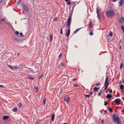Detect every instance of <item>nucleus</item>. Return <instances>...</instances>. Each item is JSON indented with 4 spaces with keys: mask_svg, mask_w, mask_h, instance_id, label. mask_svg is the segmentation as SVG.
I'll use <instances>...</instances> for the list:
<instances>
[{
    "mask_svg": "<svg viewBox=\"0 0 124 124\" xmlns=\"http://www.w3.org/2000/svg\"><path fill=\"white\" fill-rule=\"evenodd\" d=\"M112 119L115 123H116L117 124H122L121 121L117 114H114L112 116Z\"/></svg>",
    "mask_w": 124,
    "mask_h": 124,
    "instance_id": "obj_1",
    "label": "nucleus"
},
{
    "mask_svg": "<svg viewBox=\"0 0 124 124\" xmlns=\"http://www.w3.org/2000/svg\"><path fill=\"white\" fill-rule=\"evenodd\" d=\"M106 16L111 17L114 16L115 13L113 10L111 9L109 11H106Z\"/></svg>",
    "mask_w": 124,
    "mask_h": 124,
    "instance_id": "obj_2",
    "label": "nucleus"
},
{
    "mask_svg": "<svg viewBox=\"0 0 124 124\" xmlns=\"http://www.w3.org/2000/svg\"><path fill=\"white\" fill-rule=\"evenodd\" d=\"M70 24L71 23H67V26L68 28V30H66V36L68 37H69L70 33Z\"/></svg>",
    "mask_w": 124,
    "mask_h": 124,
    "instance_id": "obj_3",
    "label": "nucleus"
},
{
    "mask_svg": "<svg viewBox=\"0 0 124 124\" xmlns=\"http://www.w3.org/2000/svg\"><path fill=\"white\" fill-rule=\"evenodd\" d=\"M73 8L71 11L70 12V13L69 16L67 20V23H71V17L73 14Z\"/></svg>",
    "mask_w": 124,
    "mask_h": 124,
    "instance_id": "obj_4",
    "label": "nucleus"
},
{
    "mask_svg": "<svg viewBox=\"0 0 124 124\" xmlns=\"http://www.w3.org/2000/svg\"><path fill=\"white\" fill-rule=\"evenodd\" d=\"M23 8L26 11H29V8L27 5L25 4H23L22 6Z\"/></svg>",
    "mask_w": 124,
    "mask_h": 124,
    "instance_id": "obj_5",
    "label": "nucleus"
},
{
    "mask_svg": "<svg viewBox=\"0 0 124 124\" xmlns=\"http://www.w3.org/2000/svg\"><path fill=\"white\" fill-rule=\"evenodd\" d=\"M114 101L116 105H119L120 103V99H116Z\"/></svg>",
    "mask_w": 124,
    "mask_h": 124,
    "instance_id": "obj_6",
    "label": "nucleus"
},
{
    "mask_svg": "<svg viewBox=\"0 0 124 124\" xmlns=\"http://www.w3.org/2000/svg\"><path fill=\"white\" fill-rule=\"evenodd\" d=\"M108 77H106L104 83V85H108L109 83L108 81Z\"/></svg>",
    "mask_w": 124,
    "mask_h": 124,
    "instance_id": "obj_7",
    "label": "nucleus"
},
{
    "mask_svg": "<svg viewBox=\"0 0 124 124\" xmlns=\"http://www.w3.org/2000/svg\"><path fill=\"white\" fill-rule=\"evenodd\" d=\"M124 4V0H120L119 1V6H122Z\"/></svg>",
    "mask_w": 124,
    "mask_h": 124,
    "instance_id": "obj_8",
    "label": "nucleus"
},
{
    "mask_svg": "<svg viewBox=\"0 0 124 124\" xmlns=\"http://www.w3.org/2000/svg\"><path fill=\"white\" fill-rule=\"evenodd\" d=\"M119 21L120 23H124V18L121 16V18L119 19Z\"/></svg>",
    "mask_w": 124,
    "mask_h": 124,
    "instance_id": "obj_9",
    "label": "nucleus"
},
{
    "mask_svg": "<svg viewBox=\"0 0 124 124\" xmlns=\"http://www.w3.org/2000/svg\"><path fill=\"white\" fill-rule=\"evenodd\" d=\"M69 97H66L64 98V100L67 102V103L69 102Z\"/></svg>",
    "mask_w": 124,
    "mask_h": 124,
    "instance_id": "obj_10",
    "label": "nucleus"
},
{
    "mask_svg": "<svg viewBox=\"0 0 124 124\" xmlns=\"http://www.w3.org/2000/svg\"><path fill=\"white\" fill-rule=\"evenodd\" d=\"M96 10H97V17L99 19H100L101 18V16L99 15V11H98V8H97Z\"/></svg>",
    "mask_w": 124,
    "mask_h": 124,
    "instance_id": "obj_11",
    "label": "nucleus"
},
{
    "mask_svg": "<svg viewBox=\"0 0 124 124\" xmlns=\"http://www.w3.org/2000/svg\"><path fill=\"white\" fill-rule=\"evenodd\" d=\"M112 97V95L109 94H108L106 96V98L108 99H111Z\"/></svg>",
    "mask_w": 124,
    "mask_h": 124,
    "instance_id": "obj_12",
    "label": "nucleus"
},
{
    "mask_svg": "<svg viewBox=\"0 0 124 124\" xmlns=\"http://www.w3.org/2000/svg\"><path fill=\"white\" fill-rule=\"evenodd\" d=\"M9 118V116H4L3 117V119L5 121L8 119Z\"/></svg>",
    "mask_w": 124,
    "mask_h": 124,
    "instance_id": "obj_13",
    "label": "nucleus"
},
{
    "mask_svg": "<svg viewBox=\"0 0 124 124\" xmlns=\"http://www.w3.org/2000/svg\"><path fill=\"white\" fill-rule=\"evenodd\" d=\"M17 110V107H15L12 109V111L14 112H16Z\"/></svg>",
    "mask_w": 124,
    "mask_h": 124,
    "instance_id": "obj_14",
    "label": "nucleus"
},
{
    "mask_svg": "<svg viewBox=\"0 0 124 124\" xmlns=\"http://www.w3.org/2000/svg\"><path fill=\"white\" fill-rule=\"evenodd\" d=\"M99 87H95L93 89V91L94 92H97L98 90L99 89Z\"/></svg>",
    "mask_w": 124,
    "mask_h": 124,
    "instance_id": "obj_15",
    "label": "nucleus"
},
{
    "mask_svg": "<svg viewBox=\"0 0 124 124\" xmlns=\"http://www.w3.org/2000/svg\"><path fill=\"white\" fill-rule=\"evenodd\" d=\"M54 117H55V115H54V114L52 115L51 117V120L52 122H53L54 121Z\"/></svg>",
    "mask_w": 124,
    "mask_h": 124,
    "instance_id": "obj_16",
    "label": "nucleus"
},
{
    "mask_svg": "<svg viewBox=\"0 0 124 124\" xmlns=\"http://www.w3.org/2000/svg\"><path fill=\"white\" fill-rule=\"evenodd\" d=\"M35 124H39L40 123L41 120H37L36 121Z\"/></svg>",
    "mask_w": 124,
    "mask_h": 124,
    "instance_id": "obj_17",
    "label": "nucleus"
},
{
    "mask_svg": "<svg viewBox=\"0 0 124 124\" xmlns=\"http://www.w3.org/2000/svg\"><path fill=\"white\" fill-rule=\"evenodd\" d=\"M82 28H79V29H76L75 31H74V34H75L77 32Z\"/></svg>",
    "mask_w": 124,
    "mask_h": 124,
    "instance_id": "obj_18",
    "label": "nucleus"
},
{
    "mask_svg": "<svg viewBox=\"0 0 124 124\" xmlns=\"http://www.w3.org/2000/svg\"><path fill=\"white\" fill-rule=\"evenodd\" d=\"M49 39H50V42H51L53 39V36L52 35H51V34H50V35L49 36Z\"/></svg>",
    "mask_w": 124,
    "mask_h": 124,
    "instance_id": "obj_19",
    "label": "nucleus"
},
{
    "mask_svg": "<svg viewBox=\"0 0 124 124\" xmlns=\"http://www.w3.org/2000/svg\"><path fill=\"white\" fill-rule=\"evenodd\" d=\"M124 87L123 85H121L120 86V88L121 90H122L124 88Z\"/></svg>",
    "mask_w": 124,
    "mask_h": 124,
    "instance_id": "obj_20",
    "label": "nucleus"
},
{
    "mask_svg": "<svg viewBox=\"0 0 124 124\" xmlns=\"http://www.w3.org/2000/svg\"><path fill=\"white\" fill-rule=\"evenodd\" d=\"M27 78H28L32 80H33L34 79V78L32 77L31 76H27Z\"/></svg>",
    "mask_w": 124,
    "mask_h": 124,
    "instance_id": "obj_21",
    "label": "nucleus"
},
{
    "mask_svg": "<svg viewBox=\"0 0 124 124\" xmlns=\"http://www.w3.org/2000/svg\"><path fill=\"white\" fill-rule=\"evenodd\" d=\"M108 110L110 112H112L113 111V110L112 108L110 107L108 108Z\"/></svg>",
    "mask_w": 124,
    "mask_h": 124,
    "instance_id": "obj_22",
    "label": "nucleus"
},
{
    "mask_svg": "<svg viewBox=\"0 0 124 124\" xmlns=\"http://www.w3.org/2000/svg\"><path fill=\"white\" fill-rule=\"evenodd\" d=\"M64 66V65L62 63H61L60 64V65L58 66L59 68H60V67H62Z\"/></svg>",
    "mask_w": 124,
    "mask_h": 124,
    "instance_id": "obj_23",
    "label": "nucleus"
},
{
    "mask_svg": "<svg viewBox=\"0 0 124 124\" xmlns=\"http://www.w3.org/2000/svg\"><path fill=\"white\" fill-rule=\"evenodd\" d=\"M123 66V64L122 63H121L120 65V69H121L122 68Z\"/></svg>",
    "mask_w": 124,
    "mask_h": 124,
    "instance_id": "obj_24",
    "label": "nucleus"
},
{
    "mask_svg": "<svg viewBox=\"0 0 124 124\" xmlns=\"http://www.w3.org/2000/svg\"><path fill=\"white\" fill-rule=\"evenodd\" d=\"M22 103H19L18 104V106L20 108L22 106Z\"/></svg>",
    "mask_w": 124,
    "mask_h": 124,
    "instance_id": "obj_25",
    "label": "nucleus"
},
{
    "mask_svg": "<svg viewBox=\"0 0 124 124\" xmlns=\"http://www.w3.org/2000/svg\"><path fill=\"white\" fill-rule=\"evenodd\" d=\"M3 55H0V59L1 60L3 59L4 58V57H3Z\"/></svg>",
    "mask_w": 124,
    "mask_h": 124,
    "instance_id": "obj_26",
    "label": "nucleus"
},
{
    "mask_svg": "<svg viewBox=\"0 0 124 124\" xmlns=\"http://www.w3.org/2000/svg\"><path fill=\"white\" fill-rule=\"evenodd\" d=\"M104 86H105V87L104 89V91H105L106 90L108 87V85H104Z\"/></svg>",
    "mask_w": 124,
    "mask_h": 124,
    "instance_id": "obj_27",
    "label": "nucleus"
},
{
    "mask_svg": "<svg viewBox=\"0 0 124 124\" xmlns=\"http://www.w3.org/2000/svg\"><path fill=\"white\" fill-rule=\"evenodd\" d=\"M5 19H6V18H3L1 19L0 20V22H3L5 20Z\"/></svg>",
    "mask_w": 124,
    "mask_h": 124,
    "instance_id": "obj_28",
    "label": "nucleus"
},
{
    "mask_svg": "<svg viewBox=\"0 0 124 124\" xmlns=\"http://www.w3.org/2000/svg\"><path fill=\"white\" fill-rule=\"evenodd\" d=\"M19 67L18 68H20V67L22 68H24V65L23 64H21Z\"/></svg>",
    "mask_w": 124,
    "mask_h": 124,
    "instance_id": "obj_29",
    "label": "nucleus"
},
{
    "mask_svg": "<svg viewBox=\"0 0 124 124\" xmlns=\"http://www.w3.org/2000/svg\"><path fill=\"white\" fill-rule=\"evenodd\" d=\"M58 18L55 17L54 19V21H57L58 20Z\"/></svg>",
    "mask_w": 124,
    "mask_h": 124,
    "instance_id": "obj_30",
    "label": "nucleus"
},
{
    "mask_svg": "<svg viewBox=\"0 0 124 124\" xmlns=\"http://www.w3.org/2000/svg\"><path fill=\"white\" fill-rule=\"evenodd\" d=\"M35 90H34V91H35V92H37L38 91V88H37V87H35Z\"/></svg>",
    "mask_w": 124,
    "mask_h": 124,
    "instance_id": "obj_31",
    "label": "nucleus"
},
{
    "mask_svg": "<svg viewBox=\"0 0 124 124\" xmlns=\"http://www.w3.org/2000/svg\"><path fill=\"white\" fill-rule=\"evenodd\" d=\"M18 68L16 67H13L12 69L13 70H16L18 69Z\"/></svg>",
    "mask_w": 124,
    "mask_h": 124,
    "instance_id": "obj_32",
    "label": "nucleus"
},
{
    "mask_svg": "<svg viewBox=\"0 0 124 124\" xmlns=\"http://www.w3.org/2000/svg\"><path fill=\"white\" fill-rule=\"evenodd\" d=\"M19 32L18 31H16L15 32V34L16 35V36H17L18 35V34H19Z\"/></svg>",
    "mask_w": 124,
    "mask_h": 124,
    "instance_id": "obj_33",
    "label": "nucleus"
},
{
    "mask_svg": "<svg viewBox=\"0 0 124 124\" xmlns=\"http://www.w3.org/2000/svg\"><path fill=\"white\" fill-rule=\"evenodd\" d=\"M104 105L105 106H106L107 105H108V103H107L106 101H104Z\"/></svg>",
    "mask_w": 124,
    "mask_h": 124,
    "instance_id": "obj_34",
    "label": "nucleus"
},
{
    "mask_svg": "<svg viewBox=\"0 0 124 124\" xmlns=\"http://www.w3.org/2000/svg\"><path fill=\"white\" fill-rule=\"evenodd\" d=\"M101 90H100V92L98 94V96H99L101 95Z\"/></svg>",
    "mask_w": 124,
    "mask_h": 124,
    "instance_id": "obj_35",
    "label": "nucleus"
},
{
    "mask_svg": "<svg viewBox=\"0 0 124 124\" xmlns=\"http://www.w3.org/2000/svg\"><path fill=\"white\" fill-rule=\"evenodd\" d=\"M17 42L19 43H20L22 42V41L21 40H18Z\"/></svg>",
    "mask_w": 124,
    "mask_h": 124,
    "instance_id": "obj_36",
    "label": "nucleus"
},
{
    "mask_svg": "<svg viewBox=\"0 0 124 124\" xmlns=\"http://www.w3.org/2000/svg\"><path fill=\"white\" fill-rule=\"evenodd\" d=\"M19 35L20 37H22L23 36V33L22 32L20 33H19Z\"/></svg>",
    "mask_w": 124,
    "mask_h": 124,
    "instance_id": "obj_37",
    "label": "nucleus"
},
{
    "mask_svg": "<svg viewBox=\"0 0 124 124\" xmlns=\"http://www.w3.org/2000/svg\"><path fill=\"white\" fill-rule=\"evenodd\" d=\"M8 67H9L11 69H12L13 67H12L11 65H8Z\"/></svg>",
    "mask_w": 124,
    "mask_h": 124,
    "instance_id": "obj_38",
    "label": "nucleus"
},
{
    "mask_svg": "<svg viewBox=\"0 0 124 124\" xmlns=\"http://www.w3.org/2000/svg\"><path fill=\"white\" fill-rule=\"evenodd\" d=\"M46 99V98H45V99H44L43 100V104H44V105H45V103H46V101H45Z\"/></svg>",
    "mask_w": 124,
    "mask_h": 124,
    "instance_id": "obj_39",
    "label": "nucleus"
},
{
    "mask_svg": "<svg viewBox=\"0 0 124 124\" xmlns=\"http://www.w3.org/2000/svg\"><path fill=\"white\" fill-rule=\"evenodd\" d=\"M60 33L61 34H62L63 33L62 31V28H61V29L60 30Z\"/></svg>",
    "mask_w": 124,
    "mask_h": 124,
    "instance_id": "obj_40",
    "label": "nucleus"
},
{
    "mask_svg": "<svg viewBox=\"0 0 124 124\" xmlns=\"http://www.w3.org/2000/svg\"><path fill=\"white\" fill-rule=\"evenodd\" d=\"M113 35L112 33L111 32L109 34V35L110 36H112Z\"/></svg>",
    "mask_w": 124,
    "mask_h": 124,
    "instance_id": "obj_41",
    "label": "nucleus"
},
{
    "mask_svg": "<svg viewBox=\"0 0 124 124\" xmlns=\"http://www.w3.org/2000/svg\"><path fill=\"white\" fill-rule=\"evenodd\" d=\"M85 97H89L90 96V95H85Z\"/></svg>",
    "mask_w": 124,
    "mask_h": 124,
    "instance_id": "obj_42",
    "label": "nucleus"
},
{
    "mask_svg": "<svg viewBox=\"0 0 124 124\" xmlns=\"http://www.w3.org/2000/svg\"><path fill=\"white\" fill-rule=\"evenodd\" d=\"M89 34L91 35H92L93 34V32H90Z\"/></svg>",
    "mask_w": 124,
    "mask_h": 124,
    "instance_id": "obj_43",
    "label": "nucleus"
},
{
    "mask_svg": "<svg viewBox=\"0 0 124 124\" xmlns=\"http://www.w3.org/2000/svg\"><path fill=\"white\" fill-rule=\"evenodd\" d=\"M62 55H59L58 56V57L59 59H61V56H62Z\"/></svg>",
    "mask_w": 124,
    "mask_h": 124,
    "instance_id": "obj_44",
    "label": "nucleus"
},
{
    "mask_svg": "<svg viewBox=\"0 0 124 124\" xmlns=\"http://www.w3.org/2000/svg\"><path fill=\"white\" fill-rule=\"evenodd\" d=\"M73 85L75 87H77L78 86V85H77L76 84H73Z\"/></svg>",
    "mask_w": 124,
    "mask_h": 124,
    "instance_id": "obj_45",
    "label": "nucleus"
},
{
    "mask_svg": "<svg viewBox=\"0 0 124 124\" xmlns=\"http://www.w3.org/2000/svg\"><path fill=\"white\" fill-rule=\"evenodd\" d=\"M104 121L103 120H101V124H104Z\"/></svg>",
    "mask_w": 124,
    "mask_h": 124,
    "instance_id": "obj_46",
    "label": "nucleus"
},
{
    "mask_svg": "<svg viewBox=\"0 0 124 124\" xmlns=\"http://www.w3.org/2000/svg\"><path fill=\"white\" fill-rule=\"evenodd\" d=\"M109 92L110 93H112V90L111 89H110V90H109Z\"/></svg>",
    "mask_w": 124,
    "mask_h": 124,
    "instance_id": "obj_47",
    "label": "nucleus"
},
{
    "mask_svg": "<svg viewBox=\"0 0 124 124\" xmlns=\"http://www.w3.org/2000/svg\"><path fill=\"white\" fill-rule=\"evenodd\" d=\"M14 41H17V40H18V39H17L16 38H14Z\"/></svg>",
    "mask_w": 124,
    "mask_h": 124,
    "instance_id": "obj_48",
    "label": "nucleus"
},
{
    "mask_svg": "<svg viewBox=\"0 0 124 124\" xmlns=\"http://www.w3.org/2000/svg\"><path fill=\"white\" fill-rule=\"evenodd\" d=\"M43 76V74H41V76H39V79H40L41 78V77Z\"/></svg>",
    "mask_w": 124,
    "mask_h": 124,
    "instance_id": "obj_49",
    "label": "nucleus"
},
{
    "mask_svg": "<svg viewBox=\"0 0 124 124\" xmlns=\"http://www.w3.org/2000/svg\"><path fill=\"white\" fill-rule=\"evenodd\" d=\"M100 85V83H98L96 84V86H98L99 85Z\"/></svg>",
    "mask_w": 124,
    "mask_h": 124,
    "instance_id": "obj_50",
    "label": "nucleus"
},
{
    "mask_svg": "<svg viewBox=\"0 0 124 124\" xmlns=\"http://www.w3.org/2000/svg\"><path fill=\"white\" fill-rule=\"evenodd\" d=\"M121 28L123 30L124 32V27L123 26H122L121 27Z\"/></svg>",
    "mask_w": 124,
    "mask_h": 124,
    "instance_id": "obj_51",
    "label": "nucleus"
},
{
    "mask_svg": "<svg viewBox=\"0 0 124 124\" xmlns=\"http://www.w3.org/2000/svg\"><path fill=\"white\" fill-rule=\"evenodd\" d=\"M104 113L106 114H107V111L106 110H105L104 111Z\"/></svg>",
    "mask_w": 124,
    "mask_h": 124,
    "instance_id": "obj_52",
    "label": "nucleus"
},
{
    "mask_svg": "<svg viewBox=\"0 0 124 124\" xmlns=\"http://www.w3.org/2000/svg\"><path fill=\"white\" fill-rule=\"evenodd\" d=\"M68 2L67 3L69 5H70V1H68Z\"/></svg>",
    "mask_w": 124,
    "mask_h": 124,
    "instance_id": "obj_53",
    "label": "nucleus"
},
{
    "mask_svg": "<svg viewBox=\"0 0 124 124\" xmlns=\"http://www.w3.org/2000/svg\"><path fill=\"white\" fill-rule=\"evenodd\" d=\"M93 94V92H91L90 93V95H92Z\"/></svg>",
    "mask_w": 124,
    "mask_h": 124,
    "instance_id": "obj_54",
    "label": "nucleus"
},
{
    "mask_svg": "<svg viewBox=\"0 0 124 124\" xmlns=\"http://www.w3.org/2000/svg\"><path fill=\"white\" fill-rule=\"evenodd\" d=\"M117 0H112V1L113 2H115Z\"/></svg>",
    "mask_w": 124,
    "mask_h": 124,
    "instance_id": "obj_55",
    "label": "nucleus"
},
{
    "mask_svg": "<svg viewBox=\"0 0 124 124\" xmlns=\"http://www.w3.org/2000/svg\"><path fill=\"white\" fill-rule=\"evenodd\" d=\"M20 0H19V1H18V2L17 3V4H20Z\"/></svg>",
    "mask_w": 124,
    "mask_h": 124,
    "instance_id": "obj_56",
    "label": "nucleus"
},
{
    "mask_svg": "<svg viewBox=\"0 0 124 124\" xmlns=\"http://www.w3.org/2000/svg\"><path fill=\"white\" fill-rule=\"evenodd\" d=\"M65 1L66 2H68V1H70V0H65Z\"/></svg>",
    "mask_w": 124,
    "mask_h": 124,
    "instance_id": "obj_57",
    "label": "nucleus"
},
{
    "mask_svg": "<svg viewBox=\"0 0 124 124\" xmlns=\"http://www.w3.org/2000/svg\"><path fill=\"white\" fill-rule=\"evenodd\" d=\"M4 87L3 86L0 85V87Z\"/></svg>",
    "mask_w": 124,
    "mask_h": 124,
    "instance_id": "obj_58",
    "label": "nucleus"
},
{
    "mask_svg": "<svg viewBox=\"0 0 124 124\" xmlns=\"http://www.w3.org/2000/svg\"><path fill=\"white\" fill-rule=\"evenodd\" d=\"M119 84H121V81H120L119 82Z\"/></svg>",
    "mask_w": 124,
    "mask_h": 124,
    "instance_id": "obj_59",
    "label": "nucleus"
},
{
    "mask_svg": "<svg viewBox=\"0 0 124 124\" xmlns=\"http://www.w3.org/2000/svg\"><path fill=\"white\" fill-rule=\"evenodd\" d=\"M89 26H90V27H91V23H89Z\"/></svg>",
    "mask_w": 124,
    "mask_h": 124,
    "instance_id": "obj_60",
    "label": "nucleus"
},
{
    "mask_svg": "<svg viewBox=\"0 0 124 124\" xmlns=\"http://www.w3.org/2000/svg\"><path fill=\"white\" fill-rule=\"evenodd\" d=\"M63 124H67V123H63Z\"/></svg>",
    "mask_w": 124,
    "mask_h": 124,
    "instance_id": "obj_61",
    "label": "nucleus"
},
{
    "mask_svg": "<svg viewBox=\"0 0 124 124\" xmlns=\"http://www.w3.org/2000/svg\"><path fill=\"white\" fill-rule=\"evenodd\" d=\"M120 48L121 49V46H120Z\"/></svg>",
    "mask_w": 124,
    "mask_h": 124,
    "instance_id": "obj_62",
    "label": "nucleus"
},
{
    "mask_svg": "<svg viewBox=\"0 0 124 124\" xmlns=\"http://www.w3.org/2000/svg\"><path fill=\"white\" fill-rule=\"evenodd\" d=\"M121 54H120V57H121Z\"/></svg>",
    "mask_w": 124,
    "mask_h": 124,
    "instance_id": "obj_63",
    "label": "nucleus"
},
{
    "mask_svg": "<svg viewBox=\"0 0 124 124\" xmlns=\"http://www.w3.org/2000/svg\"><path fill=\"white\" fill-rule=\"evenodd\" d=\"M106 93H107V91H106Z\"/></svg>",
    "mask_w": 124,
    "mask_h": 124,
    "instance_id": "obj_64",
    "label": "nucleus"
}]
</instances>
